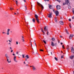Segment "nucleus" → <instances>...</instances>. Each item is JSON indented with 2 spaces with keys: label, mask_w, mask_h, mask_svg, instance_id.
<instances>
[{
  "label": "nucleus",
  "mask_w": 74,
  "mask_h": 74,
  "mask_svg": "<svg viewBox=\"0 0 74 74\" xmlns=\"http://www.w3.org/2000/svg\"><path fill=\"white\" fill-rule=\"evenodd\" d=\"M60 37L61 38H62V36H60Z\"/></svg>",
  "instance_id": "obj_50"
},
{
  "label": "nucleus",
  "mask_w": 74,
  "mask_h": 74,
  "mask_svg": "<svg viewBox=\"0 0 74 74\" xmlns=\"http://www.w3.org/2000/svg\"><path fill=\"white\" fill-rule=\"evenodd\" d=\"M16 56H14V60L15 62H18V60H16Z\"/></svg>",
  "instance_id": "obj_8"
},
{
  "label": "nucleus",
  "mask_w": 74,
  "mask_h": 74,
  "mask_svg": "<svg viewBox=\"0 0 74 74\" xmlns=\"http://www.w3.org/2000/svg\"><path fill=\"white\" fill-rule=\"evenodd\" d=\"M72 12H73V14H74V10H73L72 11Z\"/></svg>",
  "instance_id": "obj_46"
},
{
  "label": "nucleus",
  "mask_w": 74,
  "mask_h": 74,
  "mask_svg": "<svg viewBox=\"0 0 74 74\" xmlns=\"http://www.w3.org/2000/svg\"><path fill=\"white\" fill-rule=\"evenodd\" d=\"M57 10H60V6L59 5H58L56 6Z\"/></svg>",
  "instance_id": "obj_9"
},
{
  "label": "nucleus",
  "mask_w": 74,
  "mask_h": 74,
  "mask_svg": "<svg viewBox=\"0 0 74 74\" xmlns=\"http://www.w3.org/2000/svg\"><path fill=\"white\" fill-rule=\"evenodd\" d=\"M10 49H12V48H11V47H10Z\"/></svg>",
  "instance_id": "obj_55"
},
{
  "label": "nucleus",
  "mask_w": 74,
  "mask_h": 74,
  "mask_svg": "<svg viewBox=\"0 0 74 74\" xmlns=\"http://www.w3.org/2000/svg\"><path fill=\"white\" fill-rule=\"evenodd\" d=\"M62 48H64V49H65V48H64V45H62Z\"/></svg>",
  "instance_id": "obj_34"
},
{
  "label": "nucleus",
  "mask_w": 74,
  "mask_h": 74,
  "mask_svg": "<svg viewBox=\"0 0 74 74\" xmlns=\"http://www.w3.org/2000/svg\"><path fill=\"white\" fill-rule=\"evenodd\" d=\"M47 35H48V34L49 33V32H48V31H47Z\"/></svg>",
  "instance_id": "obj_37"
},
{
  "label": "nucleus",
  "mask_w": 74,
  "mask_h": 74,
  "mask_svg": "<svg viewBox=\"0 0 74 74\" xmlns=\"http://www.w3.org/2000/svg\"><path fill=\"white\" fill-rule=\"evenodd\" d=\"M65 30L66 31V33L68 34H69V32L67 31V30L66 29H65Z\"/></svg>",
  "instance_id": "obj_23"
},
{
  "label": "nucleus",
  "mask_w": 74,
  "mask_h": 74,
  "mask_svg": "<svg viewBox=\"0 0 74 74\" xmlns=\"http://www.w3.org/2000/svg\"><path fill=\"white\" fill-rule=\"evenodd\" d=\"M33 69V70L34 71V70H36V68L33 66H32Z\"/></svg>",
  "instance_id": "obj_16"
},
{
  "label": "nucleus",
  "mask_w": 74,
  "mask_h": 74,
  "mask_svg": "<svg viewBox=\"0 0 74 74\" xmlns=\"http://www.w3.org/2000/svg\"><path fill=\"white\" fill-rule=\"evenodd\" d=\"M52 13L51 12L48 15V17L50 18H51V17H52Z\"/></svg>",
  "instance_id": "obj_5"
},
{
  "label": "nucleus",
  "mask_w": 74,
  "mask_h": 74,
  "mask_svg": "<svg viewBox=\"0 0 74 74\" xmlns=\"http://www.w3.org/2000/svg\"><path fill=\"white\" fill-rule=\"evenodd\" d=\"M43 41L45 43V44H46V42L44 40H43Z\"/></svg>",
  "instance_id": "obj_36"
},
{
  "label": "nucleus",
  "mask_w": 74,
  "mask_h": 74,
  "mask_svg": "<svg viewBox=\"0 0 74 74\" xmlns=\"http://www.w3.org/2000/svg\"><path fill=\"white\" fill-rule=\"evenodd\" d=\"M13 56H15V54H13Z\"/></svg>",
  "instance_id": "obj_51"
},
{
  "label": "nucleus",
  "mask_w": 74,
  "mask_h": 74,
  "mask_svg": "<svg viewBox=\"0 0 74 74\" xmlns=\"http://www.w3.org/2000/svg\"><path fill=\"white\" fill-rule=\"evenodd\" d=\"M16 45H18V42H17V41H16Z\"/></svg>",
  "instance_id": "obj_35"
},
{
  "label": "nucleus",
  "mask_w": 74,
  "mask_h": 74,
  "mask_svg": "<svg viewBox=\"0 0 74 74\" xmlns=\"http://www.w3.org/2000/svg\"><path fill=\"white\" fill-rule=\"evenodd\" d=\"M44 30L45 32H48V28H47L46 26H45L44 28Z\"/></svg>",
  "instance_id": "obj_11"
},
{
  "label": "nucleus",
  "mask_w": 74,
  "mask_h": 74,
  "mask_svg": "<svg viewBox=\"0 0 74 74\" xmlns=\"http://www.w3.org/2000/svg\"><path fill=\"white\" fill-rule=\"evenodd\" d=\"M32 21L33 22H35V20H34V18H33L32 19Z\"/></svg>",
  "instance_id": "obj_27"
},
{
  "label": "nucleus",
  "mask_w": 74,
  "mask_h": 74,
  "mask_svg": "<svg viewBox=\"0 0 74 74\" xmlns=\"http://www.w3.org/2000/svg\"><path fill=\"white\" fill-rule=\"evenodd\" d=\"M25 61H27V58H25Z\"/></svg>",
  "instance_id": "obj_57"
},
{
  "label": "nucleus",
  "mask_w": 74,
  "mask_h": 74,
  "mask_svg": "<svg viewBox=\"0 0 74 74\" xmlns=\"http://www.w3.org/2000/svg\"><path fill=\"white\" fill-rule=\"evenodd\" d=\"M65 2H66V4L69 5H70V3H69V0H65Z\"/></svg>",
  "instance_id": "obj_3"
},
{
  "label": "nucleus",
  "mask_w": 74,
  "mask_h": 74,
  "mask_svg": "<svg viewBox=\"0 0 74 74\" xmlns=\"http://www.w3.org/2000/svg\"><path fill=\"white\" fill-rule=\"evenodd\" d=\"M24 64H26V63H25V62H24Z\"/></svg>",
  "instance_id": "obj_58"
},
{
  "label": "nucleus",
  "mask_w": 74,
  "mask_h": 74,
  "mask_svg": "<svg viewBox=\"0 0 74 74\" xmlns=\"http://www.w3.org/2000/svg\"><path fill=\"white\" fill-rule=\"evenodd\" d=\"M34 43L35 45H36V46L37 47V45H36V41H34Z\"/></svg>",
  "instance_id": "obj_29"
},
{
  "label": "nucleus",
  "mask_w": 74,
  "mask_h": 74,
  "mask_svg": "<svg viewBox=\"0 0 74 74\" xmlns=\"http://www.w3.org/2000/svg\"><path fill=\"white\" fill-rule=\"evenodd\" d=\"M73 36H74V35H73L70 34L69 37V39H71V38H73Z\"/></svg>",
  "instance_id": "obj_10"
},
{
  "label": "nucleus",
  "mask_w": 74,
  "mask_h": 74,
  "mask_svg": "<svg viewBox=\"0 0 74 74\" xmlns=\"http://www.w3.org/2000/svg\"><path fill=\"white\" fill-rule=\"evenodd\" d=\"M5 56L7 59V61L8 62V63H11V60H10V61H9L8 60V59L10 58V57H9L8 55V54L7 53H6L5 55Z\"/></svg>",
  "instance_id": "obj_1"
},
{
  "label": "nucleus",
  "mask_w": 74,
  "mask_h": 74,
  "mask_svg": "<svg viewBox=\"0 0 74 74\" xmlns=\"http://www.w3.org/2000/svg\"><path fill=\"white\" fill-rule=\"evenodd\" d=\"M17 14H19V13L18 12H17Z\"/></svg>",
  "instance_id": "obj_60"
},
{
  "label": "nucleus",
  "mask_w": 74,
  "mask_h": 74,
  "mask_svg": "<svg viewBox=\"0 0 74 74\" xmlns=\"http://www.w3.org/2000/svg\"><path fill=\"white\" fill-rule=\"evenodd\" d=\"M69 21H71V20L70 18H69Z\"/></svg>",
  "instance_id": "obj_41"
},
{
  "label": "nucleus",
  "mask_w": 74,
  "mask_h": 74,
  "mask_svg": "<svg viewBox=\"0 0 74 74\" xmlns=\"http://www.w3.org/2000/svg\"><path fill=\"white\" fill-rule=\"evenodd\" d=\"M22 58H25V55H22Z\"/></svg>",
  "instance_id": "obj_33"
},
{
  "label": "nucleus",
  "mask_w": 74,
  "mask_h": 74,
  "mask_svg": "<svg viewBox=\"0 0 74 74\" xmlns=\"http://www.w3.org/2000/svg\"><path fill=\"white\" fill-rule=\"evenodd\" d=\"M74 56H71L70 57V58L71 59H73V58H74Z\"/></svg>",
  "instance_id": "obj_15"
},
{
  "label": "nucleus",
  "mask_w": 74,
  "mask_h": 74,
  "mask_svg": "<svg viewBox=\"0 0 74 74\" xmlns=\"http://www.w3.org/2000/svg\"><path fill=\"white\" fill-rule=\"evenodd\" d=\"M13 52V50H12L11 51V52Z\"/></svg>",
  "instance_id": "obj_52"
},
{
  "label": "nucleus",
  "mask_w": 74,
  "mask_h": 74,
  "mask_svg": "<svg viewBox=\"0 0 74 74\" xmlns=\"http://www.w3.org/2000/svg\"><path fill=\"white\" fill-rule=\"evenodd\" d=\"M49 8L50 9H52V6H51V5H49Z\"/></svg>",
  "instance_id": "obj_19"
},
{
  "label": "nucleus",
  "mask_w": 74,
  "mask_h": 74,
  "mask_svg": "<svg viewBox=\"0 0 74 74\" xmlns=\"http://www.w3.org/2000/svg\"><path fill=\"white\" fill-rule=\"evenodd\" d=\"M51 45L52 47H53L54 46H56L57 45V43H56L55 44H54L53 42H51Z\"/></svg>",
  "instance_id": "obj_4"
},
{
  "label": "nucleus",
  "mask_w": 74,
  "mask_h": 74,
  "mask_svg": "<svg viewBox=\"0 0 74 74\" xmlns=\"http://www.w3.org/2000/svg\"><path fill=\"white\" fill-rule=\"evenodd\" d=\"M8 41H9V42H11V41H10V40H9Z\"/></svg>",
  "instance_id": "obj_54"
},
{
  "label": "nucleus",
  "mask_w": 74,
  "mask_h": 74,
  "mask_svg": "<svg viewBox=\"0 0 74 74\" xmlns=\"http://www.w3.org/2000/svg\"><path fill=\"white\" fill-rule=\"evenodd\" d=\"M66 48H67V50H69V46L68 45H67V46L66 47Z\"/></svg>",
  "instance_id": "obj_22"
},
{
  "label": "nucleus",
  "mask_w": 74,
  "mask_h": 74,
  "mask_svg": "<svg viewBox=\"0 0 74 74\" xmlns=\"http://www.w3.org/2000/svg\"><path fill=\"white\" fill-rule=\"evenodd\" d=\"M31 47H32V43H31Z\"/></svg>",
  "instance_id": "obj_63"
},
{
  "label": "nucleus",
  "mask_w": 74,
  "mask_h": 74,
  "mask_svg": "<svg viewBox=\"0 0 74 74\" xmlns=\"http://www.w3.org/2000/svg\"><path fill=\"white\" fill-rule=\"evenodd\" d=\"M3 34H5V33L4 32H2Z\"/></svg>",
  "instance_id": "obj_48"
},
{
  "label": "nucleus",
  "mask_w": 74,
  "mask_h": 74,
  "mask_svg": "<svg viewBox=\"0 0 74 74\" xmlns=\"http://www.w3.org/2000/svg\"><path fill=\"white\" fill-rule=\"evenodd\" d=\"M69 26L70 28H71V24L69 25Z\"/></svg>",
  "instance_id": "obj_44"
},
{
  "label": "nucleus",
  "mask_w": 74,
  "mask_h": 74,
  "mask_svg": "<svg viewBox=\"0 0 74 74\" xmlns=\"http://www.w3.org/2000/svg\"><path fill=\"white\" fill-rule=\"evenodd\" d=\"M49 53L50 54H51V55H52V52H49Z\"/></svg>",
  "instance_id": "obj_38"
},
{
  "label": "nucleus",
  "mask_w": 74,
  "mask_h": 74,
  "mask_svg": "<svg viewBox=\"0 0 74 74\" xmlns=\"http://www.w3.org/2000/svg\"><path fill=\"white\" fill-rule=\"evenodd\" d=\"M37 3H38V5L40 6V7H41L42 8V10H43V9H44V7L41 4H40V3L38 2H37Z\"/></svg>",
  "instance_id": "obj_2"
},
{
  "label": "nucleus",
  "mask_w": 74,
  "mask_h": 74,
  "mask_svg": "<svg viewBox=\"0 0 74 74\" xmlns=\"http://www.w3.org/2000/svg\"><path fill=\"white\" fill-rule=\"evenodd\" d=\"M10 29H8L7 33L6 34L7 35H8H8L10 34V33H9V32H10Z\"/></svg>",
  "instance_id": "obj_7"
},
{
  "label": "nucleus",
  "mask_w": 74,
  "mask_h": 74,
  "mask_svg": "<svg viewBox=\"0 0 74 74\" xmlns=\"http://www.w3.org/2000/svg\"><path fill=\"white\" fill-rule=\"evenodd\" d=\"M68 8H69V9H71V6L69 5L68 6Z\"/></svg>",
  "instance_id": "obj_31"
},
{
  "label": "nucleus",
  "mask_w": 74,
  "mask_h": 74,
  "mask_svg": "<svg viewBox=\"0 0 74 74\" xmlns=\"http://www.w3.org/2000/svg\"><path fill=\"white\" fill-rule=\"evenodd\" d=\"M56 16H58V15H59V12H58V10H57L56 12Z\"/></svg>",
  "instance_id": "obj_12"
},
{
  "label": "nucleus",
  "mask_w": 74,
  "mask_h": 74,
  "mask_svg": "<svg viewBox=\"0 0 74 74\" xmlns=\"http://www.w3.org/2000/svg\"><path fill=\"white\" fill-rule=\"evenodd\" d=\"M41 30L42 33H45L44 32V30L42 28H41Z\"/></svg>",
  "instance_id": "obj_21"
},
{
  "label": "nucleus",
  "mask_w": 74,
  "mask_h": 74,
  "mask_svg": "<svg viewBox=\"0 0 74 74\" xmlns=\"http://www.w3.org/2000/svg\"><path fill=\"white\" fill-rule=\"evenodd\" d=\"M10 10H14L13 8H10Z\"/></svg>",
  "instance_id": "obj_47"
},
{
  "label": "nucleus",
  "mask_w": 74,
  "mask_h": 74,
  "mask_svg": "<svg viewBox=\"0 0 74 74\" xmlns=\"http://www.w3.org/2000/svg\"><path fill=\"white\" fill-rule=\"evenodd\" d=\"M25 58H27V59H28L29 58V55H27L26 56Z\"/></svg>",
  "instance_id": "obj_18"
},
{
  "label": "nucleus",
  "mask_w": 74,
  "mask_h": 74,
  "mask_svg": "<svg viewBox=\"0 0 74 74\" xmlns=\"http://www.w3.org/2000/svg\"><path fill=\"white\" fill-rule=\"evenodd\" d=\"M51 40H52V41H55V38H51Z\"/></svg>",
  "instance_id": "obj_20"
},
{
  "label": "nucleus",
  "mask_w": 74,
  "mask_h": 74,
  "mask_svg": "<svg viewBox=\"0 0 74 74\" xmlns=\"http://www.w3.org/2000/svg\"><path fill=\"white\" fill-rule=\"evenodd\" d=\"M38 12H40V13H41V12H40L39 11H38Z\"/></svg>",
  "instance_id": "obj_61"
},
{
  "label": "nucleus",
  "mask_w": 74,
  "mask_h": 74,
  "mask_svg": "<svg viewBox=\"0 0 74 74\" xmlns=\"http://www.w3.org/2000/svg\"><path fill=\"white\" fill-rule=\"evenodd\" d=\"M49 0H45V1H49Z\"/></svg>",
  "instance_id": "obj_53"
},
{
  "label": "nucleus",
  "mask_w": 74,
  "mask_h": 74,
  "mask_svg": "<svg viewBox=\"0 0 74 74\" xmlns=\"http://www.w3.org/2000/svg\"><path fill=\"white\" fill-rule=\"evenodd\" d=\"M61 45H62L63 44V43L62 42L61 43Z\"/></svg>",
  "instance_id": "obj_59"
},
{
  "label": "nucleus",
  "mask_w": 74,
  "mask_h": 74,
  "mask_svg": "<svg viewBox=\"0 0 74 74\" xmlns=\"http://www.w3.org/2000/svg\"><path fill=\"white\" fill-rule=\"evenodd\" d=\"M35 17L36 18V19H37L38 18V16L37 15V14H35Z\"/></svg>",
  "instance_id": "obj_17"
},
{
  "label": "nucleus",
  "mask_w": 74,
  "mask_h": 74,
  "mask_svg": "<svg viewBox=\"0 0 74 74\" xmlns=\"http://www.w3.org/2000/svg\"><path fill=\"white\" fill-rule=\"evenodd\" d=\"M16 4L17 5H18V2L16 0Z\"/></svg>",
  "instance_id": "obj_25"
},
{
  "label": "nucleus",
  "mask_w": 74,
  "mask_h": 74,
  "mask_svg": "<svg viewBox=\"0 0 74 74\" xmlns=\"http://www.w3.org/2000/svg\"><path fill=\"white\" fill-rule=\"evenodd\" d=\"M66 4H67L66 3V2H64L63 3V5H66Z\"/></svg>",
  "instance_id": "obj_26"
},
{
  "label": "nucleus",
  "mask_w": 74,
  "mask_h": 74,
  "mask_svg": "<svg viewBox=\"0 0 74 74\" xmlns=\"http://www.w3.org/2000/svg\"><path fill=\"white\" fill-rule=\"evenodd\" d=\"M36 20L37 21V23H39L40 21H39V19H38V18H36Z\"/></svg>",
  "instance_id": "obj_14"
},
{
  "label": "nucleus",
  "mask_w": 74,
  "mask_h": 74,
  "mask_svg": "<svg viewBox=\"0 0 74 74\" xmlns=\"http://www.w3.org/2000/svg\"><path fill=\"white\" fill-rule=\"evenodd\" d=\"M40 51H43V50H42V49H40Z\"/></svg>",
  "instance_id": "obj_39"
},
{
  "label": "nucleus",
  "mask_w": 74,
  "mask_h": 74,
  "mask_svg": "<svg viewBox=\"0 0 74 74\" xmlns=\"http://www.w3.org/2000/svg\"><path fill=\"white\" fill-rule=\"evenodd\" d=\"M58 40V43H60V40Z\"/></svg>",
  "instance_id": "obj_40"
},
{
  "label": "nucleus",
  "mask_w": 74,
  "mask_h": 74,
  "mask_svg": "<svg viewBox=\"0 0 74 74\" xmlns=\"http://www.w3.org/2000/svg\"><path fill=\"white\" fill-rule=\"evenodd\" d=\"M26 66H28V64H26Z\"/></svg>",
  "instance_id": "obj_64"
},
{
  "label": "nucleus",
  "mask_w": 74,
  "mask_h": 74,
  "mask_svg": "<svg viewBox=\"0 0 74 74\" xmlns=\"http://www.w3.org/2000/svg\"><path fill=\"white\" fill-rule=\"evenodd\" d=\"M25 8L26 10H27V7H26V6H25Z\"/></svg>",
  "instance_id": "obj_43"
},
{
  "label": "nucleus",
  "mask_w": 74,
  "mask_h": 74,
  "mask_svg": "<svg viewBox=\"0 0 74 74\" xmlns=\"http://www.w3.org/2000/svg\"><path fill=\"white\" fill-rule=\"evenodd\" d=\"M55 21L56 22H57V21H58V20L57 19V18H56H56H55Z\"/></svg>",
  "instance_id": "obj_24"
},
{
  "label": "nucleus",
  "mask_w": 74,
  "mask_h": 74,
  "mask_svg": "<svg viewBox=\"0 0 74 74\" xmlns=\"http://www.w3.org/2000/svg\"><path fill=\"white\" fill-rule=\"evenodd\" d=\"M23 42H25V40H24V39H21Z\"/></svg>",
  "instance_id": "obj_30"
},
{
  "label": "nucleus",
  "mask_w": 74,
  "mask_h": 74,
  "mask_svg": "<svg viewBox=\"0 0 74 74\" xmlns=\"http://www.w3.org/2000/svg\"><path fill=\"white\" fill-rule=\"evenodd\" d=\"M16 53L17 55H18V51H17V52H16Z\"/></svg>",
  "instance_id": "obj_56"
},
{
  "label": "nucleus",
  "mask_w": 74,
  "mask_h": 74,
  "mask_svg": "<svg viewBox=\"0 0 74 74\" xmlns=\"http://www.w3.org/2000/svg\"><path fill=\"white\" fill-rule=\"evenodd\" d=\"M72 18L73 19H74V16H73L72 17Z\"/></svg>",
  "instance_id": "obj_49"
},
{
  "label": "nucleus",
  "mask_w": 74,
  "mask_h": 74,
  "mask_svg": "<svg viewBox=\"0 0 74 74\" xmlns=\"http://www.w3.org/2000/svg\"><path fill=\"white\" fill-rule=\"evenodd\" d=\"M54 58L56 61H58V58H56V57H55Z\"/></svg>",
  "instance_id": "obj_28"
},
{
  "label": "nucleus",
  "mask_w": 74,
  "mask_h": 74,
  "mask_svg": "<svg viewBox=\"0 0 74 74\" xmlns=\"http://www.w3.org/2000/svg\"><path fill=\"white\" fill-rule=\"evenodd\" d=\"M61 58L62 59V58H63V56H61Z\"/></svg>",
  "instance_id": "obj_42"
},
{
  "label": "nucleus",
  "mask_w": 74,
  "mask_h": 74,
  "mask_svg": "<svg viewBox=\"0 0 74 74\" xmlns=\"http://www.w3.org/2000/svg\"><path fill=\"white\" fill-rule=\"evenodd\" d=\"M71 49V53H74V49L73 47H72Z\"/></svg>",
  "instance_id": "obj_6"
},
{
  "label": "nucleus",
  "mask_w": 74,
  "mask_h": 74,
  "mask_svg": "<svg viewBox=\"0 0 74 74\" xmlns=\"http://www.w3.org/2000/svg\"><path fill=\"white\" fill-rule=\"evenodd\" d=\"M60 25H63L64 24V23H63V21H60Z\"/></svg>",
  "instance_id": "obj_13"
},
{
  "label": "nucleus",
  "mask_w": 74,
  "mask_h": 74,
  "mask_svg": "<svg viewBox=\"0 0 74 74\" xmlns=\"http://www.w3.org/2000/svg\"><path fill=\"white\" fill-rule=\"evenodd\" d=\"M60 19H62V17H60Z\"/></svg>",
  "instance_id": "obj_62"
},
{
  "label": "nucleus",
  "mask_w": 74,
  "mask_h": 74,
  "mask_svg": "<svg viewBox=\"0 0 74 74\" xmlns=\"http://www.w3.org/2000/svg\"><path fill=\"white\" fill-rule=\"evenodd\" d=\"M22 39H24V37L23 36H22Z\"/></svg>",
  "instance_id": "obj_45"
},
{
  "label": "nucleus",
  "mask_w": 74,
  "mask_h": 74,
  "mask_svg": "<svg viewBox=\"0 0 74 74\" xmlns=\"http://www.w3.org/2000/svg\"><path fill=\"white\" fill-rule=\"evenodd\" d=\"M56 1H58L59 3H60V0H56Z\"/></svg>",
  "instance_id": "obj_32"
}]
</instances>
